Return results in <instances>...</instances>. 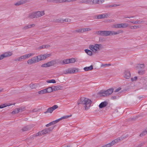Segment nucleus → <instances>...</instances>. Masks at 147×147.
<instances>
[{
	"label": "nucleus",
	"instance_id": "obj_1",
	"mask_svg": "<svg viewBox=\"0 0 147 147\" xmlns=\"http://www.w3.org/2000/svg\"><path fill=\"white\" fill-rule=\"evenodd\" d=\"M92 102L90 100L87 98L82 97L78 100V105L82 104L85 105V109L87 110L90 107Z\"/></svg>",
	"mask_w": 147,
	"mask_h": 147
},
{
	"label": "nucleus",
	"instance_id": "obj_2",
	"mask_svg": "<svg viewBox=\"0 0 147 147\" xmlns=\"http://www.w3.org/2000/svg\"><path fill=\"white\" fill-rule=\"evenodd\" d=\"M45 14L44 11H37L30 13L27 15V18L32 19L40 17Z\"/></svg>",
	"mask_w": 147,
	"mask_h": 147
},
{
	"label": "nucleus",
	"instance_id": "obj_3",
	"mask_svg": "<svg viewBox=\"0 0 147 147\" xmlns=\"http://www.w3.org/2000/svg\"><path fill=\"white\" fill-rule=\"evenodd\" d=\"M90 49L94 53H95L97 51L101 49H102L103 47L102 45L101 44H95L94 45H90L89 47Z\"/></svg>",
	"mask_w": 147,
	"mask_h": 147
},
{
	"label": "nucleus",
	"instance_id": "obj_4",
	"mask_svg": "<svg viewBox=\"0 0 147 147\" xmlns=\"http://www.w3.org/2000/svg\"><path fill=\"white\" fill-rule=\"evenodd\" d=\"M113 88H111L107 90L104 91L99 92L98 94L100 96L105 97L111 94L113 92Z\"/></svg>",
	"mask_w": 147,
	"mask_h": 147
},
{
	"label": "nucleus",
	"instance_id": "obj_5",
	"mask_svg": "<svg viewBox=\"0 0 147 147\" xmlns=\"http://www.w3.org/2000/svg\"><path fill=\"white\" fill-rule=\"evenodd\" d=\"M79 69L76 68H69L63 71V73L65 74H72L74 73L78 72Z\"/></svg>",
	"mask_w": 147,
	"mask_h": 147
},
{
	"label": "nucleus",
	"instance_id": "obj_6",
	"mask_svg": "<svg viewBox=\"0 0 147 147\" xmlns=\"http://www.w3.org/2000/svg\"><path fill=\"white\" fill-rule=\"evenodd\" d=\"M122 139V138H117L116 139L113 140L110 143L105 145V147H110L120 141Z\"/></svg>",
	"mask_w": 147,
	"mask_h": 147
},
{
	"label": "nucleus",
	"instance_id": "obj_7",
	"mask_svg": "<svg viewBox=\"0 0 147 147\" xmlns=\"http://www.w3.org/2000/svg\"><path fill=\"white\" fill-rule=\"evenodd\" d=\"M38 56L34 57L31 58L30 59H29L27 61V63L28 64H31L38 61H39Z\"/></svg>",
	"mask_w": 147,
	"mask_h": 147
},
{
	"label": "nucleus",
	"instance_id": "obj_8",
	"mask_svg": "<svg viewBox=\"0 0 147 147\" xmlns=\"http://www.w3.org/2000/svg\"><path fill=\"white\" fill-rule=\"evenodd\" d=\"M13 55L12 51L6 52L1 55H0V57L1 60L5 57H8L11 56Z\"/></svg>",
	"mask_w": 147,
	"mask_h": 147
},
{
	"label": "nucleus",
	"instance_id": "obj_9",
	"mask_svg": "<svg viewBox=\"0 0 147 147\" xmlns=\"http://www.w3.org/2000/svg\"><path fill=\"white\" fill-rule=\"evenodd\" d=\"M58 108V106L57 105H54L52 107H50L48 108L46 111L44 112L45 114H46L48 113H52V112Z\"/></svg>",
	"mask_w": 147,
	"mask_h": 147
},
{
	"label": "nucleus",
	"instance_id": "obj_10",
	"mask_svg": "<svg viewBox=\"0 0 147 147\" xmlns=\"http://www.w3.org/2000/svg\"><path fill=\"white\" fill-rule=\"evenodd\" d=\"M54 127L55 126H53L48 128H46L42 130V131L44 134H49L51 131H52Z\"/></svg>",
	"mask_w": 147,
	"mask_h": 147
},
{
	"label": "nucleus",
	"instance_id": "obj_11",
	"mask_svg": "<svg viewBox=\"0 0 147 147\" xmlns=\"http://www.w3.org/2000/svg\"><path fill=\"white\" fill-rule=\"evenodd\" d=\"M34 126L33 125H30L25 126L22 129V131H28L30 129Z\"/></svg>",
	"mask_w": 147,
	"mask_h": 147
},
{
	"label": "nucleus",
	"instance_id": "obj_12",
	"mask_svg": "<svg viewBox=\"0 0 147 147\" xmlns=\"http://www.w3.org/2000/svg\"><path fill=\"white\" fill-rule=\"evenodd\" d=\"M123 32V31L121 30H119L117 31H109V36L113 35H117L119 34L120 33Z\"/></svg>",
	"mask_w": 147,
	"mask_h": 147
},
{
	"label": "nucleus",
	"instance_id": "obj_13",
	"mask_svg": "<svg viewBox=\"0 0 147 147\" xmlns=\"http://www.w3.org/2000/svg\"><path fill=\"white\" fill-rule=\"evenodd\" d=\"M131 76V74L129 71L126 70L124 73V77L126 79H129Z\"/></svg>",
	"mask_w": 147,
	"mask_h": 147
},
{
	"label": "nucleus",
	"instance_id": "obj_14",
	"mask_svg": "<svg viewBox=\"0 0 147 147\" xmlns=\"http://www.w3.org/2000/svg\"><path fill=\"white\" fill-rule=\"evenodd\" d=\"M108 17L107 13H105L97 16V19H99L102 18H107Z\"/></svg>",
	"mask_w": 147,
	"mask_h": 147
},
{
	"label": "nucleus",
	"instance_id": "obj_15",
	"mask_svg": "<svg viewBox=\"0 0 147 147\" xmlns=\"http://www.w3.org/2000/svg\"><path fill=\"white\" fill-rule=\"evenodd\" d=\"M35 25L34 24H32L26 25L22 28V30H25L28 29V28H31L32 27H34L35 26Z\"/></svg>",
	"mask_w": 147,
	"mask_h": 147
},
{
	"label": "nucleus",
	"instance_id": "obj_16",
	"mask_svg": "<svg viewBox=\"0 0 147 147\" xmlns=\"http://www.w3.org/2000/svg\"><path fill=\"white\" fill-rule=\"evenodd\" d=\"M108 105V102L106 101H104L101 102L99 105V107L100 108H102L107 106Z\"/></svg>",
	"mask_w": 147,
	"mask_h": 147
},
{
	"label": "nucleus",
	"instance_id": "obj_17",
	"mask_svg": "<svg viewBox=\"0 0 147 147\" xmlns=\"http://www.w3.org/2000/svg\"><path fill=\"white\" fill-rule=\"evenodd\" d=\"M53 90L54 91H56L59 90H61L62 88L61 86H53Z\"/></svg>",
	"mask_w": 147,
	"mask_h": 147
},
{
	"label": "nucleus",
	"instance_id": "obj_18",
	"mask_svg": "<svg viewBox=\"0 0 147 147\" xmlns=\"http://www.w3.org/2000/svg\"><path fill=\"white\" fill-rule=\"evenodd\" d=\"M38 86V84L36 83H31L29 84V86L32 89H34L36 88V87Z\"/></svg>",
	"mask_w": 147,
	"mask_h": 147
},
{
	"label": "nucleus",
	"instance_id": "obj_19",
	"mask_svg": "<svg viewBox=\"0 0 147 147\" xmlns=\"http://www.w3.org/2000/svg\"><path fill=\"white\" fill-rule=\"evenodd\" d=\"M25 1L23 0H21L18 1L14 5L16 6H18L25 3Z\"/></svg>",
	"mask_w": 147,
	"mask_h": 147
},
{
	"label": "nucleus",
	"instance_id": "obj_20",
	"mask_svg": "<svg viewBox=\"0 0 147 147\" xmlns=\"http://www.w3.org/2000/svg\"><path fill=\"white\" fill-rule=\"evenodd\" d=\"M38 56L39 61L44 60L46 59L45 54Z\"/></svg>",
	"mask_w": 147,
	"mask_h": 147
},
{
	"label": "nucleus",
	"instance_id": "obj_21",
	"mask_svg": "<svg viewBox=\"0 0 147 147\" xmlns=\"http://www.w3.org/2000/svg\"><path fill=\"white\" fill-rule=\"evenodd\" d=\"M93 69V67L92 65H91L89 67H85L84 68V70L85 71L91 70Z\"/></svg>",
	"mask_w": 147,
	"mask_h": 147
},
{
	"label": "nucleus",
	"instance_id": "obj_22",
	"mask_svg": "<svg viewBox=\"0 0 147 147\" xmlns=\"http://www.w3.org/2000/svg\"><path fill=\"white\" fill-rule=\"evenodd\" d=\"M129 23H133L134 24H141L143 22H144V21H140V20H138V21H136L134 22H132L131 21H129Z\"/></svg>",
	"mask_w": 147,
	"mask_h": 147
},
{
	"label": "nucleus",
	"instance_id": "obj_23",
	"mask_svg": "<svg viewBox=\"0 0 147 147\" xmlns=\"http://www.w3.org/2000/svg\"><path fill=\"white\" fill-rule=\"evenodd\" d=\"M71 115H66V116H63V117H61V118L57 119V121L58 122L59 121H60V120H61L62 119H67L69 117H71Z\"/></svg>",
	"mask_w": 147,
	"mask_h": 147
},
{
	"label": "nucleus",
	"instance_id": "obj_24",
	"mask_svg": "<svg viewBox=\"0 0 147 147\" xmlns=\"http://www.w3.org/2000/svg\"><path fill=\"white\" fill-rule=\"evenodd\" d=\"M57 122H58L57 121V120H56L55 121H52V122L50 123H49L48 124L46 125L45 126L46 127H49V126L51 125H52L55 124Z\"/></svg>",
	"mask_w": 147,
	"mask_h": 147
},
{
	"label": "nucleus",
	"instance_id": "obj_25",
	"mask_svg": "<svg viewBox=\"0 0 147 147\" xmlns=\"http://www.w3.org/2000/svg\"><path fill=\"white\" fill-rule=\"evenodd\" d=\"M147 133V128L145 130L143 131L140 135V137H142L146 135Z\"/></svg>",
	"mask_w": 147,
	"mask_h": 147
},
{
	"label": "nucleus",
	"instance_id": "obj_26",
	"mask_svg": "<svg viewBox=\"0 0 147 147\" xmlns=\"http://www.w3.org/2000/svg\"><path fill=\"white\" fill-rule=\"evenodd\" d=\"M53 88L52 87H49L48 88L45 89L47 91V93H50L52 92L53 91Z\"/></svg>",
	"mask_w": 147,
	"mask_h": 147
},
{
	"label": "nucleus",
	"instance_id": "obj_27",
	"mask_svg": "<svg viewBox=\"0 0 147 147\" xmlns=\"http://www.w3.org/2000/svg\"><path fill=\"white\" fill-rule=\"evenodd\" d=\"M85 52L89 55H92V52L90 50L87 49L85 50Z\"/></svg>",
	"mask_w": 147,
	"mask_h": 147
},
{
	"label": "nucleus",
	"instance_id": "obj_28",
	"mask_svg": "<svg viewBox=\"0 0 147 147\" xmlns=\"http://www.w3.org/2000/svg\"><path fill=\"white\" fill-rule=\"evenodd\" d=\"M49 62L50 63L49 65L50 66L57 63L56 60H53L50 61Z\"/></svg>",
	"mask_w": 147,
	"mask_h": 147
},
{
	"label": "nucleus",
	"instance_id": "obj_29",
	"mask_svg": "<svg viewBox=\"0 0 147 147\" xmlns=\"http://www.w3.org/2000/svg\"><path fill=\"white\" fill-rule=\"evenodd\" d=\"M50 63H49V62H47L46 63L43 64L41 65V67H50V65L49 64Z\"/></svg>",
	"mask_w": 147,
	"mask_h": 147
},
{
	"label": "nucleus",
	"instance_id": "obj_30",
	"mask_svg": "<svg viewBox=\"0 0 147 147\" xmlns=\"http://www.w3.org/2000/svg\"><path fill=\"white\" fill-rule=\"evenodd\" d=\"M46 93H47V91H46V90L45 89L42 90L38 92V93L40 94H43Z\"/></svg>",
	"mask_w": 147,
	"mask_h": 147
},
{
	"label": "nucleus",
	"instance_id": "obj_31",
	"mask_svg": "<svg viewBox=\"0 0 147 147\" xmlns=\"http://www.w3.org/2000/svg\"><path fill=\"white\" fill-rule=\"evenodd\" d=\"M43 134H44L43 133L42 130L41 131H39L38 133H36V135H33V136L34 137H36L38 136H42Z\"/></svg>",
	"mask_w": 147,
	"mask_h": 147
},
{
	"label": "nucleus",
	"instance_id": "obj_32",
	"mask_svg": "<svg viewBox=\"0 0 147 147\" xmlns=\"http://www.w3.org/2000/svg\"><path fill=\"white\" fill-rule=\"evenodd\" d=\"M69 59H64L63 60V64H66L70 63Z\"/></svg>",
	"mask_w": 147,
	"mask_h": 147
},
{
	"label": "nucleus",
	"instance_id": "obj_33",
	"mask_svg": "<svg viewBox=\"0 0 147 147\" xmlns=\"http://www.w3.org/2000/svg\"><path fill=\"white\" fill-rule=\"evenodd\" d=\"M19 112V108L16 109L14 111L11 112V113L12 114H15L18 113Z\"/></svg>",
	"mask_w": 147,
	"mask_h": 147
},
{
	"label": "nucleus",
	"instance_id": "obj_34",
	"mask_svg": "<svg viewBox=\"0 0 147 147\" xmlns=\"http://www.w3.org/2000/svg\"><path fill=\"white\" fill-rule=\"evenodd\" d=\"M111 27L113 28H118V24H114L111 26Z\"/></svg>",
	"mask_w": 147,
	"mask_h": 147
},
{
	"label": "nucleus",
	"instance_id": "obj_35",
	"mask_svg": "<svg viewBox=\"0 0 147 147\" xmlns=\"http://www.w3.org/2000/svg\"><path fill=\"white\" fill-rule=\"evenodd\" d=\"M128 26L129 24L127 23H122V28H125L128 27Z\"/></svg>",
	"mask_w": 147,
	"mask_h": 147
},
{
	"label": "nucleus",
	"instance_id": "obj_36",
	"mask_svg": "<svg viewBox=\"0 0 147 147\" xmlns=\"http://www.w3.org/2000/svg\"><path fill=\"white\" fill-rule=\"evenodd\" d=\"M91 30V29L89 28H82V33L85 32L89 31Z\"/></svg>",
	"mask_w": 147,
	"mask_h": 147
},
{
	"label": "nucleus",
	"instance_id": "obj_37",
	"mask_svg": "<svg viewBox=\"0 0 147 147\" xmlns=\"http://www.w3.org/2000/svg\"><path fill=\"white\" fill-rule=\"evenodd\" d=\"M92 4H99V0H92Z\"/></svg>",
	"mask_w": 147,
	"mask_h": 147
},
{
	"label": "nucleus",
	"instance_id": "obj_38",
	"mask_svg": "<svg viewBox=\"0 0 147 147\" xmlns=\"http://www.w3.org/2000/svg\"><path fill=\"white\" fill-rule=\"evenodd\" d=\"M139 68L143 69L144 67V65L143 64H139L137 66Z\"/></svg>",
	"mask_w": 147,
	"mask_h": 147
},
{
	"label": "nucleus",
	"instance_id": "obj_39",
	"mask_svg": "<svg viewBox=\"0 0 147 147\" xmlns=\"http://www.w3.org/2000/svg\"><path fill=\"white\" fill-rule=\"evenodd\" d=\"M62 19L61 18L56 19L54 21V22L56 23H62Z\"/></svg>",
	"mask_w": 147,
	"mask_h": 147
},
{
	"label": "nucleus",
	"instance_id": "obj_40",
	"mask_svg": "<svg viewBox=\"0 0 147 147\" xmlns=\"http://www.w3.org/2000/svg\"><path fill=\"white\" fill-rule=\"evenodd\" d=\"M47 82L48 83H56V81L53 79L47 80Z\"/></svg>",
	"mask_w": 147,
	"mask_h": 147
},
{
	"label": "nucleus",
	"instance_id": "obj_41",
	"mask_svg": "<svg viewBox=\"0 0 147 147\" xmlns=\"http://www.w3.org/2000/svg\"><path fill=\"white\" fill-rule=\"evenodd\" d=\"M34 55V53H30L26 55V58H28Z\"/></svg>",
	"mask_w": 147,
	"mask_h": 147
},
{
	"label": "nucleus",
	"instance_id": "obj_42",
	"mask_svg": "<svg viewBox=\"0 0 147 147\" xmlns=\"http://www.w3.org/2000/svg\"><path fill=\"white\" fill-rule=\"evenodd\" d=\"M140 28L139 26H131L130 27V28L131 29H134Z\"/></svg>",
	"mask_w": 147,
	"mask_h": 147
},
{
	"label": "nucleus",
	"instance_id": "obj_43",
	"mask_svg": "<svg viewBox=\"0 0 147 147\" xmlns=\"http://www.w3.org/2000/svg\"><path fill=\"white\" fill-rule=\"evenodd\" d=\"M55 3H65V0H55Z\"/></svg>",
	"mask_w": 147,
	"mask_h": 147
},
{
	"label": "nucleus",
	"instance_id": "obj_44",
	"mask_svg": "<svg viewBox=\"0 0 147 147\" xmlns=\"http://www.w3.org/2000/svg\"><path fill=\"white\" fill-rule=\"evenodd\" d=\"M70 63H74L76 62V60L74 58H71L69 59Z\"/></svg>",
	"mask_w": 147,
	"mask_h": 147
},
{
	"label": "nucleus",
	"instance_id": "obj_45",
	"mask_svg": "<svg viewBox=\"0 0 147 147\" xmlns=\"http://www.w3.org/2000/svg\"><path fill=\"white\" fill-rule=\"evenodd\" d=\"M92 0H85V4H92Z\"/></svg>",
	"mask_w": 147,
	"mask_h": 147
},
{
	"label": "nucleus",
	"instance_id": "obj_46",
	"mask_svg": "<svg viewBox=\"0 0 147 147\" xmlns=\"http://www.w3.org/2000/svg\"><path fill=\"white\" fill-rule=\"evenodd\" d=\"M109 36V31L105 30V36Z\"/></svg>",
	"mask_w": 147,
	"mask_h": 147
},
{
	"label": "nucleus",
	"instance_id": "obj_47",
	"mask_svg": "<svg viewBox=\"0 0 147 147\" xmlns=\"http://www.w3.org/2000/svg\"><path fill=\"white\" fill-rule=\"evenodd\" d=\"M145 144V143L144 142H143L141 143L140 144H139L137 146H136L135 147H141L142 146L144 145Z\"/></svg>",
	"mask_w": 147,
	"mask_h": 147
},
{
	"label": "nucleus",
	"instance_id": "obj_48",
	"mask_svg": "<svg viewBox=\"0 0 147 147\" xmlns=\"http://www.w3.org/2000/svg\"><path fill=\"white\" fill-rule=\"evenodd\" d=\"M120 5H117V4H113V5H110V8L112 7H116L117 6H119Z\"/></svg>",
	"mask_w": 147,
	"mask_h": 147
},
{
	"label": "nucleus",
	"instance_id": "obj_49",
	"mask_svg": "<svg viewBox=\"0 0 147 147\" xmlns=\"http://www.w3.org/2000/svg\"><path fill=\"white\" fill-rule=\"evenodd\" d=\"M25 110V107L23 108H19V112H22L23 111H24Z\"/></svg>",
	"mask_w": 147,
	"mask_h": 147
},
{
	"label": "nucleus",
	"instance_id": "obj_50",
	"mask_svg": "<svg viewBox=\"0 0 147 147\" xmlns=\"http://www.w3.org/2000/svg\"><path fill=\"white\" fill-rule=\"evenodd\" d=\"M75 32H78V33H82V28L76 30H75Z\"/></svg>",
	"mask_w": 147,
	"mask_h": 147
},
{
	"label": "nucleus",
	"instance_id": "obj_51",
	"mask_svg": "<svg viewBox=\"0 0 147 147\" xmlns=\"http://www.w3.org/2000/svg\"><path fill=\"white\" fill-rule=\"evenodd\" d=\"M96 34L98 35L102 36V31H98L96 32Z\"/></svg>",
	"mask_w": 147,
	"mask_h": 147
},
{
	"label": "nucleus",
	"instance_id": "obj_52",
	"mask_svg": "<svg viewBox=\"0 0 147 147\" xmlns=\"http://www.w3.org/2000/svg\"><path fill=\"white\" fill-rule=\"evenodd\" d=\"M137 79V77L135 76L134 78H131V80L132 81L136 80Z\"/></svg>",
	"mask_w": 147,
	"mask_h": 147
},
{
	"label": "nucleus",
	"instance_id": "obj_53",
	"mask_svg": "<svg viewBox=\"0 0 147 147\" xmlns=\"http://www.w3.org/2000/svg\"><path fill=\"white\" fill-rule=\"evenodd\" d=\"M20 58H21V59H26V55H22L20 57Z\"/></svg>",
	"mask_w": 147,
	"mask_h": 147
},
{
	"label": "nucleus",
	"instance_id": "obj_54",
	"mask_svg": "<svg viewBox=\"0 0 147 147\" xmlns=\"http://www.w3.org/2000/svg\"><path fill=\"white\" fill-rule=\"evenodd\" d=\"M69 20V19H68L67 18L66 19H64V20H62V21H62V23H63L65 22H68Z\"/></svg>",
	"mask_w": 147,
	"mask_h": 147
},
{
	"label": "nucleus",
	"instance_id": "obj_55",
	"mask_svg": "<svg viewBox=\"0 0 147 147\" xmlns=\"http://www.w3.org/2000/svg\"><path fill=\"white\" fill-rule=\"evenodd\" d=\"M45 58L46 59L47 58L49 57L50 56H51V54H45Z\"/></svg>",
	"mask_w": 147,
	"mask_h": 147
},
{
	"label": "nucleus",
	"instance_id": "obj_56",
	"mask_svg": "<svg viewBox=\"0 0 147 147\" xmlns=\"http://www.w3.org/2000/svg\"><path fill=\"white\" fill-rule=\"evenodd\" d=\"M121 89V87H119V88L116 89L114 92H119V90H120Z\"/></svg>",
	"mask_w": 147,
	"mask_h": 147
},
{
	"label": "nucleus",
	"instance_id": "obj_57",
	"mask_svg": "<svg viewBox=\"0 0 147 147\" xmlns=\"http://www.w3.org/2000/svg\"><path fill=\"white\" fill-rule=\"evenodd\" d=\"M38 111V109H34L32 110V111H30V112H36Z\"/></svg>",
	"mask_w": 147,
	"mask_h": 147
},
{
	"label": "nucleus",
	"instance_id": "obj_58",
	"mask_svg": "<svg viewBox=\"0 0 147 147\" xmlns=\"http://www.w3.org/2000/svg\"><path fill=\"white\" fill-rule=\"evenodd\" d=\"M45 45H43L42 46H40L39 47V49H45Z\"/></svg>",
	"mask_w": 147,
	"mask_h": 147
},
{
	"label": "nucleus",
	"instance_id": "obj_59",
	"mask_svg": "<svg viewBox=\"0 0 147 147\" xmlns=\"http://www.w3.org/2000/svg\"><path fill=\"white\" fill-rule=\"evenodd\" d=\"M6 107V106L5 105V104H3L0 105V108L2 109Z\"/></svg>",
	"mask_w": 147,
	"mask_h": 147
},
{
	"label": "nucleus",
	"instance_id": "obj_60",
	"mask_svg": "<svg viewBox=\"0 0 147 147\" xmlns=\"http://www.w3.org/2000/svg\"><path fill=\"white\" fill-rule=\"evenodd\" d=\"M47 1L49 2H55V0H47Z\"/></svg>",
	"mask_w": 147,
	"mask_h": 147
},
{
	"label": "nucleus",
	"instance_id": "obj_61",
	"mask_svg": "<svg viewBox=\"0 0 147 147\" xmlns=\"http://www.w3.org/2000/svg\"><path fill=\"white\" fill-rule=\"evenodd\" d=\"M58 63H59L60 64L63 65V61H62V60L59 61H58Z\"/></svg>",
	"mask_w": 147,
	"mask_h": 147
},
{
	"label": "nucleus",
	"instance_id": "obj_62",
	"mask_svg": "<svg viewBox=\"0 0 147 147\" xmlns=\"http://www.w3.org/2000/svg\"><path fill=\"white\" fill-rule=\"evenodd\" d=\"M107 65L110 66V65H111V64H102V66H107Z\"/></svg>",
	"mask_w": 147,
	"mask_h": 147
},
{
	"label": "nucleus",
	"instance_id": "obj_63",
	"mask_svg": "<svg viewBox=\"0 0 147 147\" xmlns=\"http://www.w3.org/2000/svg\"><path fill=\"white\" fill-rule=\"evenodd\" d=\"M72 2L71 0H65V3L68 2L70 3Z\"/></svg>",
	"mask_w": 147,
	"mask_h": 147
},
{
	"label": "nucleus",
	"instance_id": "obj_64",
	"mask_svg": "<svg viewBox=\"0 0 147 147\" xmlns=\"http://www.w3.org/2000/svg\"><path fill=\"white\" fill-rule=\"evenodd\" d=\"M45 48H47L50 47V46L48 45H45Z\"/></svg>",
	"mask_w": 147,
	"mask_h": 147
}]
</instances>
